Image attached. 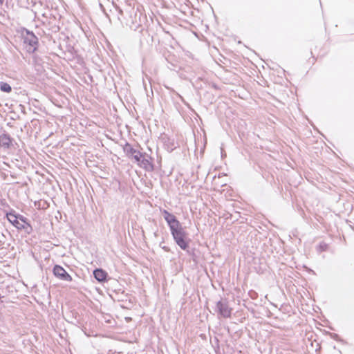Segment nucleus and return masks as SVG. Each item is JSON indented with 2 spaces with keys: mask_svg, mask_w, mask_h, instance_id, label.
I'll return each mask as SVG.
<instances>
[{
  "mask_svg": "<svg viewBox=\"0 0 354 354\" xmlns=\"http://www.w3.org/2000/svg\"><path fill=\"white\" fill-rule=\"evenodd\" d=\"M162 212L165 220L167 221L169 227L171 234L176 244L182 250H186L188 247V243L185 240L187 233L182 227V225L176 219L174 215L170 214L167 210H163Z\"/></svg>",
  "mask_w": 354,
  "mask_h": 354,
  "instance_id": "obj_1",
  "label": "nucleus"
},
{
  "mask_svg": "<svg viewBox=\"0 0 354 354\" xmlns=\"http://www.w3.org/2000/svg\"><path fill=\"white\" fill-rule=\"evenodd\" d=\"M216 310L223 317L228 318L231 316L232 309L229 306L226 300L221 299L216 304Z\"/></svg>",
  "mask_w": 354,
  "mask_h": 354,
  "instance_id": "obj_2",
  "label": "nucleus"
},
{
  "mask_svg": "<svg viewBox=\"0 0 354 354\" xmlns=\"http://www.w3.org/2000/svg\"><path fill=\"white\" fill-rule=\"evenodd\" d=\"M124 151L128 156H132L136 162H140V159L144 156L140 151L134 149L130 144L127 143L123 147Z\"/></svg>",
  "mask_w": 354,
  "mask_h": 354,
  "instance_id": "obj_3",
  "label": "nucleus"
},
{
  "mask_svg": "<svg viewBox=\"0 0 354 354\" xmlns=\"http://www.w3.org/2000/svg\"><path fill=\"white\" fill-rule=\"evenodd\" d=\"M54 274L62 280L71 281V277L66 272V270L60 266H55L53 268Z\"/></svg>",
  "mask_w": 354,
  "mask_h": 354,
  "instance_id": "obj_4",
  "label": "nucleus"
},
{
  "mask_svg": "<svg viewBox=\"0 0 354 354\" xmlns=\"http://www.w3.org/2000/svg\"><path fill=\"white\" fill-rule=\"evenodd\" d=\"M6 217L9 222L11 223L17 229L26 230V225L19 221L18 215L13 213H8L6 214Z\"/></svg>",
  "mask_w": 354,
  "mask_h": 354,
  "instance_id": "obj_5",
  "label": "nucleus"
},
{
  "mask_svg": "<svg viewBox=\"0 0 354 354\" xmlns=\"http://www.w3.org/2000/svg\"><path fill=\"white\" fill-rule=\"evenodd\" d=\"M25 43H28L30 46L28 51H34L37 44V38L33 34H28L24 39Z\"/></svg>",
  "mask_w": 354,
  "mask_h": 354,
  "instance_id": "obj_6",
  "label": "nucleus"
},
{
  "mask_svg": "<svg viewBox=\"0 0 354 354\" xmlns=\"http://www.w3.org/2000/svg\"><path fill=\"white\" fill-rule=\"evenodd\" d=\"M94 277L100 282L106 281L107 273L102 269H96L93 272Z\"/></svg>",
  "mask_w": 354,
  "mask_h": 354,
  "instance_id": "obj_7",
  "label": "nucleus"
},
{
  "mask_svg": "<svg viewBox=\"0 0 354 354\" xmlns=\"http://www.w3.org/2000/svg\"><path fill=\"white\" fill-rule=\"evenodd\" d=\"M137 163L140 167H142L146 170L149 171L153 169V165L151 163L149 160L145 158L144 156L140 159V162Z\"/></svg>",
  "mask_w": 354,
  "mask_h": 354,
  "instance_id": "obj_8",
  "label": "nucleus"
},
{
  "mask_svg": "<svg viewBox=\"0 0 354 354\" xmlns=\"http://www.w3.org/2000/svg\"><path fill=\"white\" fill-rule=\"evenodd\" d=\"M10 142L11 140L8 135L3 134L0 136V146L8 148L10 146Z\"/></svg>",
  "mask_w": 354,
  "mask_h": 354,
  "instance_id": "obj_9",
  "label": "nucleus"
},
{
  "mask_svg": "<svg viewBox=\"0 0 354 354\" xmlns=\"http://www.w3.org/2000/svg\"><path fill=\"white\" fill-rule=\"evenodd\" d=\"M0 89L1 91L10 93L12 91L11 86L6 82L0 83Z\"/></svg>",
  "mask_w": 354,
  "mask_h": 354,
  "instance_id": "obj_10",
  "label": "nucleus"
},
{
  "mask_svg": "<svg viewBox=\"0 0 354 354\" xmlns=\"http://www.w3.org/2000/svg\"><path fill=\"white\" fill-rule=\"evenodd\" d=\"M19 216V220L21 221V223L24 224L26 227V228L28 227H30V225L26 222V218H24L23 216H21V215H18Z\"/></svg>",
  "mask_w": 354,
  "mask_h": 354,
  "instance_id": "obj_11",
  "label": "nucleus"
},
{
  "mask_svg": "<svg viewBox=\"0 0 354 354\" xmlns=\"http://www.w3.org/2000/svg\"><path fill=\"white\" fill-rule=\"evenodd\" d=\"M160 247L166 252H169V248L167 246H165V245H162V244L160 245Z\"/></svg>",
  "mask_w": 354,
  "mask_h": 354,
  "instance_id": "obj_12",
  "label": "nucleus"
}]
</instances>
